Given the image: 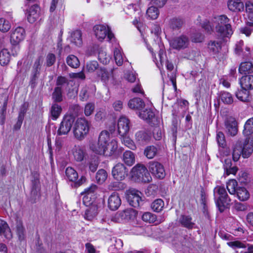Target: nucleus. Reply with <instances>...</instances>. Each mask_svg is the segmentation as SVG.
Here are the masks:
<instances>
[{
  "mask_svg": "<svg viewBox=\"0 0 253 253\" xmlns=\"http://www.w3.org/2000/svg\"><path fill=\"white\" fill-rule=\"evenodd\" d=\"M249 90V89L241 87L240 90H238L236 92V96L241 101L248 102L250 100V91Z\"/></svg>",
  "mask_w": 253,
  "mask_h": 253,
  "instance_id": "2f4dec72",
  "label": "nucleus"
},
{
  "mask_svg": "<svg viewBox=\"0 0 253 253\" xmlns=\"http://www.w3.org/2000/svg\"><path fill=\"white\" fill-rule=\"evenodd\" d=\"M109 140V133L106 130L102 131L99 135L98 141L91 142L89 148L92 151L96 154L105 155L107 144Z\"/></svg>",
  "mask_w": 253,
  "mask_h": 253,
  "instance_id": "20e7f679",
  "label": "nucleus"
},
{
  "mask_svg": "<svg viewBox=\"0 0 253 253\" xmlns=\"http://www.w3.org/2000/svg\"><path fill=\"white\" fill-rule=\"evenodd\" d=\"M150 138V134L144 130L138 131L135 134V140L139 145L146 144L149 141Z\"/></svg>",
  "mask_w": 253,
  "mask_h": 253,
  "instance_id": "412c9836",
  "label": "nucleus"
},
{
  "mask_svg": "<svg viewBox=\"0 0 253 253\" xmlns=\"http://www.w3.org/2000/svg\"><path fill=\"white\" fill-rule=\"evenodd\" d=\"M241 87L246 89H253V75L243 76L240 80Z\"/></svg>",
  "mask_w": 253,
  "mask_h": 253,
  "instance_id": "b1692460",
  "label": "nucleus"
},
{
  "mask_svg": "<svg viewBox=\"0 0 253 253\" xmlns=\"http://www.w3.org/2000/svg\"><path fill=\"white\" fill-rule=\"evenodd\" d=\"M95 106L93 103H88L84 107V113L86 116H89L94 112Z\"/></svg>",
  "mask_w": 253,
  "mask_h": 253,
  "instance_id": "69168bd1",
  "label": "nucleus"
},
{
  "mask_svg": "<svg viewBox=\"0 0 253 253\" xmlns=\"http://www.w3.org/2000/svg\"><path fill=\"white\" fill-rule=\"evenodd\" d=\"M73 154L74 159L78 162L82 161L84 157V152L79 147L74 149Z\"/></svg>",
  "mask_w": 253,
  "mask_h": 253,
  "instance_id": "c03bdc74",
  "label": "nucleus"
},
{
  "mask_svg": "<svg viewBox=\"0 0 253 253\" xmlns=\"http://www.w3.org/2000/svg\"><path fill=\"white\" fill-rule=\"evenodd\" d=\"M11 27L9 22L4 18H0V31L5 33L7 32Z\"/></svg>",
  "mask_w": 253,
  "mask_h": 253,
  "instance_id": "13d9d810",
  "label": "nucleus"
},
{
  "mask_svg": "<svg viewBox=\"0 0 253 253\" xmlns=\"http://www.w3.org/2000/svg\"><path fill=\"white\" fill-rule=\"evenodd\" d=\"M228 133L231 136H235L237 133V122L233 118H229L225 122Z\"/></svg>",
  "mask_w": 253,
  "mask_h": 253,
  "instance_id": "5701e85b",
  "label": "nucleus"
},
{
  "mask_svg": "<svg viewBox=\"0 0 253 253\" xmlns=\"http://www.w3.org/2000/svg\"><path fill=\"white\" fill-rule=\"evenodd\" d=\"M184 24L183 20L179 17H173L169 21V26L170 29L174 31H178Z\"/></svg>",
  "mask_w": 253,
  "mask_h": 253,
  "instance_id": "bb28decb",
  "label": "nucleus"
},
{
  "mask_svg": "<svg viewBox=\"0 0 253 253\" xmlns=\"http://www.w3.org/2000/svg\"><path fill=\"white\" fill-rule=\"evenodd\" d=\"M25 31L21 27H18L12 30L10 32V41L12 45L15 46L12 49V54L16 56L17 54V51H19V46H16L25 37Z\"/></svg>",
  "mask_w": 253,
  "mask_h": 253,
  "instance_id": "0eeeda50",
  "label": "nucleus"
},
{
  "mask_svg": "<svg viewBox=\"0 0 253 253\" xmlns=\"http://www.w3.org/2000/svg\"><path fill=\"white\" fill-rule=\"evenodd\" d=\"M228 7L232 11H241L244 9V3L240 0H229Z\"/></svg>",
  "mask_w": 253,
  "mask_h": 253,
  "instance_id": "393cba45",
  "label": "nucleus"
},
{
  "mask_svg": "<svg viewBox=\"0 0 253 253\" xmlns=\"http://www.w3.org/2000/svg\"><path fill=\"white\" fill-rule=\"evenodd\" d=\"M241 141H238L235 145L234 146L233 152H232V157L233 160L234 162H237L239 160L240 158L241 155H242V150H241Z\"/></svg>",
  "mask_w": 253,
  "mask_h": 253,
  "instance_id": "58836bf2",
  "label": "nucleus"
},
{
  "mask_svg": "<svg viewBox=\"0 0 253 253\" xmlns=\"http://www.w3.org/2000/svg\"><path fill=\"white\" fill-rule=\"evenodd\" d=\"M99 162L97 158L94 157L91 159L88 163L89 169L92 172H94L98 166Z\"/></svg>",
  "mask_w": 253,
  "mask_h": 253,
  "instance_id": "680f3d73",
  "label": "nucleus"
},
{
  "mask_svg": "<svg viewBox=\"0 0 253 253\" xmlns=\"http://www.w3.org/2000/svg\"><path fill=\"white\" fill-rule=\"evenodd\" d=\"M123 160L126 165L132 166L135 162L134 153L130 151H125L123 154Z\"/></svg>",
  "mask_w": 253,
  "mask_h": 253,
  "instance_id": "473e14b6",
  "label": "nucleus"
},
{
  "mask_svg": "<svg viewBox=\"0 0 253 253\" xmlns=\"http://www.w3.org/2000/svg\"><path fill=\"white\" fill-rule=\"evenodd\" d=\"M220 98L223 102L227 104H231L233 102V98L231 93L226 91L220 92Z\"/></svg>",
  "mask_w": 253,
  "mask_h": 253,
  "instance_id": "603ef678",
  "label": "nucleus"
},
{
  "mask_svg": "<svg viewBox=\"0 0 253 253\" xmlns=\"http://www.w3.org/2000/svg\"><path fill=\"white\" fill-rule=\"evenodd\" d=\"M121 205V200L119 194L116 192L113 193L108 200L109 208L113 211L117 210Z\"/></svg>",
  "mask_w": 253,
  "mask_h": 253,
  "instance_id": "aec40b11",
  "label": "nucleus"
},
{
  "mask_svg": "<svg viewBox=\"0 0 253 253\" xmlns=\"http://www.w3.org/2000/svg\"><path fill=\"white\" fill-rule=\"evenodd\" d=\"M164 206V203L162 199H158L155 200L152 204L151 207L156 212L161 211Z\"/></svg>",
  "mask_w": 253,
  "mask_h": 253,
  "instance_id": "09e8293b",
  "label": "nucleus"
},
{
  "mask_svg": "<svg viewBox=\"0 0 253 253\" xmlns=\"http://www.w3.org/2000/svg\"><path fill=\"white\" fill-rule=\"evenodd\" d=\"M239 72L241 74L253 73V65L250 62H245L241 63Z\"/></svg>",
  "mask_w": 253,
  "mask_h": 253,
  "instance_id": "72a5a7b5",
  "label": "nucleus"
},
{
  "mask_svg": "<svg viewBox=\"0 0 253 253\" xmlns=\"http://www.w3.org/2000/svg\"><path fill=\"white\" fill-rule=\"evenodd\" d=\"M229 19L224 15L214 18L213 26H215L216 32L222 37H228L233 34L231 26L229 23Z\"/></svg>",
  "mask_w": 253,
  "mask_h": 253,
  "instance_id": "f03ea898",
  "label": "nucleus"
},
{
  "mask_svg": "<svg viewBox=\"0 0 253 253\" xmlns=\"http://www.w3.org/2000/svg\"><path fill=\"white\" fill-rule=\"evenodd\" d=\"M243 133L246 135H249L253 133V118L248 119L246 122Z\"/></svg>",
  "mask_w": 253,
  "mask_h": 253,
  "instance_id": "37998d69",
  "label": "nucleus"
},
{
  "mask_svg": "<svg viewBox=\"0 0 253 253\" xmlns=\"http://www.w3.org/2000/svg\"><path fill=\"white\" fill-rule=\"evenodd\" d=\"M128 9L130 10V14L134 18V19L133 21V24L136 27L140 32H141L139 26L141 25L140 21L142 17V14L139 6L133 4L129 5Z\"/></svg>",
  "mask_w": 253,
  "mask_h": 253,
  "instance_id": "2eb2a0df",
  "label": "nucleus"
},
{
  "mask_svg": "<svg viewBox=\"0 0 253 253\" xmlns=\"http://www.w3.org/2000/svg\"><path fill=\"white\" fill-rule=\"evenodd\" d=\"M238 183L235 179H231L226 183V188L229 193L231 195L236 194L237 189Z\"/></svg>",
  "mask_w": 253,
  "mask_h": 253,
  "instance_id": "a19ab883",
  "label": "nucleus"
},
{
  "mask_svg": "<svg viewBox=\"0 0 253 253\" xmlns=\"http://www.w3.org/2000/svg\"><path fill=\"white\" fill-rule=\"evenodd\" d=\"M52 98L56 103L63 100L62 90H61L60 87H55L52 94Z\"/></svg>",
  "mask_w": 253,
  "mask_h": 253,
  "instance_id": "8fccbe9b",
  "label": "nucleus"
},
{
  "mask_svg": "<svg viewBox=\"0 0 253 253\" xmlns=\"http://www.w3.org/2000/svg\"><path fill=\"white\" fill-rule=\"evenodd\" d=\"M227 244L228 246L233 249L246 248V246L244 244L239 241L229 242Z\"/></svg>",
  "mask_w": 253,
  "mask_h": 253,
  "instance_id": "338daca9",
  "label": "nucleus"
},
{
  "mask_svg": "<svg viewBox=\"0 0 253 253\" xmlns=\"http://www.w3.org/2000/svg\"><path fill=\"white\" fill-rule=\"evenodd\" d=\"M128 107L134 110H141L145 106L144 101L140 98H133L128 102Z\"/></svg>",
  "mask_w": 253,
  "mask_h": 253,
  "instance_id": "a878e982",
  "label": "nucleus"
},
{
  "mask_svg": "<svg viewBox=\"0 0 253 253\" xmlns=\"http://www.w3.org/2000/svg\"><path fill=\"white\" fill-rule=\"evenodd\" d=\"M16 234L20 242L24 241L25 239V230L21 223L19 222L16 225Z\"/></svg>",
  "mask_w": 253,
  "mask_h": 253,
  "instance_id": "49530a36",
  "label": "nucleus"
},
{
  "mask_svg": "<svg viewBox=\"0 0 253 253\" xmlns=\"http://www.w3.org/2000/svg\"><path fill=\"white\" fill-rule=\"evenodd\" d=\"M93 31L96 38L100 41H102L107 37L108 41H111L114 37L110 28L104 25H96L93 27Z\"/></svg>",
  "mask_w": 253,
  "mask_h": 253,
  "instance_id": "9d476101",
  "label": "nucleus"
},
{
  "mask_svg": "<svg viewBox=\"0 0 253 253\" xmlns=\"http://www.w3.org/2000/svg\"><path fill=\"white\" fill-rule=\"evenodd\" d=\"M147 15L151 19H156L159 15V11L158 8L155 6L149 7L146 12Z\"/></svg>",
  "mask_w": 253,
  "mask_h": 253,
  "instance_id": "3c124183",
  "label": "nucleus"
},
{
  "mask_svg": "<svg viewBox=\"0 0 253 253\" xmlns=\"http://www.w3.org/2000/svg\"><path fill=\"white\" fill-rule=\"evenodd\" d=\"M65 173L67 178L70 181L74 182V186L76 187H79L86 181V178L84 176H82L78 180H77L78 177V174L71 167H68L66 169Z\"/></svg>",
  "mask_w": 253,
  "mask_h": 253,
  "instance_id": "f8f14e48",
  "label": "nucleus"
},
{
  "mask_svg": "<svg viewBox=\"0 0 253 253\" xmlns=\"http://www.w3.org/2000/svg\"><path fill=\"white\" fill-rule=\"evenodd\" d=\"M129 130V121L125 117H121L118 122V132L120 136L126 135Z\"/></svg>",
  "mask_w": 253,
  "mask_h": 253,
  "instance_id": "a211bd4d",
  "label": "nucleus"
},
{
  "mask_svg": "<svg viewBox=\"0 0 253 253\" xmlns=\"http://www.w3.org/2000/svg\"><path fill=\"white\" fill-rule=\"evenodd\" d=\"M221 42L215 41H211L208 44V48L212 54H218L221 50Z\"/></svg>",
  "mask_w": 253,
  "mask_h": 253,
  "instance_id": "f704fd0d",
  "label": "nucleus"
},
{
  "mask_svg": "<svg viewBox=\"0 0 253 253\" xmlns=\"http://www.w3.org/2000/svg\"><path fill=\"white\" fill-rule=\"evenodd\" d=\"M128 169L122 163H118L113 168L112 174L117 180H122L127 175Z\"/></svg>",
  "mask_w": 253,
  "mask_h": 253,
  "instance_id": "4468645a",
  "label": "nucleus"
},
{
  "mask_svg": "<svg viewBox=\"0 0 253 253\" xmlns=\"http://www.w3.org/2000/svg\"><path fill=\"white\" fill-rule=\"evenodd\" d=\"M157 153V149L154 146H147L144 150V154L148 159H153Z\"/></svg>",
  "mask_w": 253,
  "mask_h": 253,
  "instance_id": "79ce46f5",
  "label": "nucleus"
},
{
  "mask_svg": "<svg viewBox=\"0 0 253 253\" xmlns=\"http://www.w3.org/2000/svg\"><path fill=\"white\" fill-rule=\"evenodd\" d=\"M238 199L241 201H245L249 198L250 194L247 190L242 187H238L236 192Z\"/></svg>",
  "mask_w": 253,
  "mask_h": 253,
  "instance_id": "e433bc0d",
  "label": "nucleus"
},
{
  "mask_svg": "<svg viewBox=\"0 0 253 253\" xmlns=\"http://www.w3.org/2000/svg\"><path fill=\"white\" fill-rule=\"evenodd\" d=\"M70 81L65 77L58 76L57 77L56 84V87H60L61 90H68L69 88Z\"/></svg>",
  "mask_w": 253,
  "mask_h": 253,
  "instance_id": "c756f323",
  "label": "nucleus"
},
{
  "mask_svg": "<svg viewBox=\"0 0 253 253\" xmlns=\"http://www.w3.org/2000/svg\"><path fill=\"white\" fill-rule=\"evenodd\" d=\"M121 137L122 138V142L125 145L131 149H133L135 147L133 141L129 137H126V135Z\"/></svg>",
  "mask_w": 253,
  "mask_h": 253,
  "instance_id": "774afa93",
  "label": "nucleus"
},
{
  "mask_svg": "<svg viewBox=\"0 0 253 253\" xmlns=\"http://www.w3.org/2000/svg\"><path fill=\"white\" fill-rule=\"evenodd\" d=\"M149 169L151 173L159 179H163L166 176L164 167L159 162L155 161L149 162Z\"/></svg>",
  "mask_w": 253,
  "mask_h": 253,
  "instance_id": "9b49d317",
  "label": "nucleus"
},
{
  "mask_svg": "<svg viewBox=\"0 0 253 253\" xmlns=\"http://www.w3.org/2000/svg\"><path fill=\"white\" fill-rule=\"evenodd\" d=\"M10 59V54L7 49H3L0 51V64L2 66L7 65Z\"/></svg>",
  "mask_w": 253,
  "mask_h": 253,
  "instance_id": "c9c22d12",
  "label": "nucleus"
},
{
  "mask_svg": "<svg viewBox=\"0 0 253 253\" xmlns=\"http://www.w3.org/2000/svg\"><path fill=\"white\" fill-rule=\"evenodd\" d=\"M142 219L145 222L153 223L156 221V216L151 212H146L142 215Z\"/></svg>",
  "mask_w": 253,
  "mask_h": 253,
  "instance_id": "052dcab7",
  "label": "nucleus"
},
{
  "mask_svg": "<svg viewBox=\"0 0 253 253\" xmlns=\"http://www.w3.org/2000/svg\"><path fill=\"white\" fill-rule=\"evenodd\" d=\"M3 234L5 238L10 239L12 234L7 223L4 220L0 219V235Z\"/></svg>",
  "mask_w": 253,
  "mask_h": 253,
  "instance_id": "7c9ffc66",
  "label": "nucleus"
},
{
  "mask_svg": "<svg viewBox=\"0 0 253 253\" xmlns=\"http://www.w3.org/2000/svg\"><path fill=\"white\" fill-rule=\"evenodd\" d=\"M118 148V144L116 140L113 139L109 143L108 142L107 144V149L106 151H108L109 153H106L105 155H111L113 154Z\"/></svg>",
  "mask_w": 253,
  "mask_h": 253,
  "instance_id": "5fc2aeb1",
  "label": "nucleus"
},
{
  "mask_svg": "<svg viewBox=\"0 0 253 253\" xmlns=\"http://www.w3.org/2000/svg\"><path fill=\"white\" fill-rule=\"evenodd\" d=\"M40 174L36 171L32 172L31 200L32 203H36L40 196L41 184Z\"/></svg>",
  "mask_w": 253,
  "mask_h": 253,
  "instance_id": "1a4fd4ad",
  "label": "nucleus"
},
{
  "mask_svg": "<svg viewBox=\"0 0 253 253\" xmlns=\"http://www.w3.org/2000/svg\"><path fill=\"white\" fill-rule=\"evenodd\" d=\"M113 73L112 69L108 70L104 68H100L97 71V76L100 78L101 80L104 83H106Z\"/></svg>",
  "mask_w": 253,
  "mask_h": 253,
  "instance_id": "cd10ccee",
  "label": "nucleus"
},
{
  "mask_svg": "<svg viewBox=\"0 0 253 253\" xmlns=\"http://www.w3.org/2000/svg\"><path fill=\"white\" fill-rule=\"evenodd\" d=\"M131 176L136 182L148 183L152 180V177L147 169L143 164H138L131 169Z\"/></svg>",
  "mask_w": 253,
  "mask_h": 253,
  "instance_id": "423d86ee",
  "label": "nucleus"
},
{
  "mask_svg": "<svg viewBox=\"0 0 253 253\" xmlns=\"http://www.w3.org/2000/svg\"><path fill=\"white\" fill-rule=\"evenodd\" d=\"M107 177V173L103 169H99L96 174V180L99 183H102Z\"/></svg>",
  "mask_w": 253,
  "mask_h": 253,
  "instance_id": "6e6d98bb",
  "label": "nucleus"
},
{
  "mask_svg": "<svg viewBox=\"0 0 253 253\" xmlns=\"http://www.w3.org/2000/svg\"><path fill=\"white\" fill-rule=\"evenodd\" d=\"M97 210L95 207H91L86 210L84 217L88 220H91L97 215Z\"/></svg>",
  "mask_w": 253,
  "mask_h": 253,
  "instance_id": "864d4df0",
  "label": "nucleus"
},
{
  "mask_svg": "<svg viewBox=\"0 0 253 253\" xmlns=\"http://www.w3.org/2000/svg\"><path fill=\"white\" fill-rule=\"evenodd\" d=\"M129 212L128 211H124L120 212H118L115 214L114 216L112 217V221L115 222H121L124 218H125V216Z\"/></svg>",
  "mask_w": 253,
  "mask_h": 253,
  "instance_id": "4d7b16f0",
  "label": "nucleus"
},
{
  "mask_svg": "<svg viewBox=\"0 0 253 253\" xmlns=\"http://www.w3.org/2000/svg\"><path fill=\"white\" fill-rule=\"evenodd\" d=\"M215 203L220 212L228 208L231 200L228 196L225 188L223 186H217L214 189Z\"/></svg>",
  "mask_w": 253,
  "mask_h": 253,
  "instance_id": "7ed1b4c3",
  "label": "nucleus"
},
{
  "mask_svg": "<svg viewBox=\"0 0 253 253\" xmlns=\"http://www.w3.org/2000/svg\"><path fill=\"white\" fill-rule=\"evenodd\" d=\"M155 116L154 112L150 109L139 112V116L146 121L151 120Z\"/></svg>",
  "mask_w": 253,
  "mask_h": 253,
  "instance_id": "a18cd8bd",
  "label": "nucleus"
},
{
  "mask_svg": "<svg viewBox=\"0 0 253 253\" xmlns=\"http://www.w3.org/2000/svg\"><path fill=\"white\" fill-rule=\"evenodd\" d=\"M149 51L151 52L153 60L159 68L163 67L164 62H166V67L168 70L172 71L174 66L172 63L169 62L167 59L166 51L164 49V46L162 43L153 44V47H148Z\"/></svg>",
  "mask_w": 253,
  "mask_h": 253,
  "instance_id": "f257e3e1",
  "label": "nucleus"
},
{
  "mask_svg": "<svg viewBox=\"0 0 253 253\" xmlns=\"http://www.w3.org/2000/svg\"><path fill=\"white\" fill-rule=\"evenodd\" d=\"M242 155L244 158L250 157L253 152V140L250 137H247L243 141H241Z\"/></svg>",
  "mask_w": 253,
  "mask_h": 253,
  "instance_id": "dca6fc26",
  "label": "nucleus"
},
{
  "mask_svg": "<svg viewBox=\"0 0 253 253\" xmlns=\"http://www.w3.org/2000/svg\"><path fill=\"white\" fill-rule=\"evenodd\" d=\"M40 11V7L38 4H35L31 6L26 12L28 21L31 23H34L39 18Z\"/></svg>",
  "mask_w": 253,
  "mask_h": 253,
  "instance_id": "f3484780",
  "label": "nucleus"
},
{
  "mask_svg": "<svg viewBox=\"0 0 253 253\" xmlns=\"http://www.w3.org/2000/svg\"><path fill=\"white\" fill-rule=\"evenodd\" d=\"M66 63L68 66L73 68H77L79 67L80 62L78 58L74 55H69L66 58Z\"/></svg>",
  "mask_w": 253,
  "mask_h": 253,
  "instance_id": "4c0bfd02",
  "label": "nucleus"
},
{
  "mask_svg": "<svg viewBox=\"0 0 253 253\" xmlns=\"http://www.w3.org/2000/svg\"><path fill=\"white\" fill-rule=\"evenodd\" d=\"M75 120L76 118L73 115H65L60 124L57 134L59 135L68 134L74 125Z\"/></svg>",
  "mask_w": 253,
  "mask_h": 253,
  "instance_id": "6e6552de",
  "label": "nucleus"
},
{
  "mask_svg": "<svg viewBox=\"0 0 253 253\" xmlns=\"http://www.w3.org/2000/svg\"><path fill=\"white\" fill-rule=\"evenodd\" d=\"M189 43V38L185 35H181L175 38L171 42L173 48L176 49L185 48L188 46Z\"/></svg>",
  "mask_w": 253,
  "mask_h": 253,
  "instance_id": "6ab92c4d",
  "label": "nucleus"
},
{
  "mask_svg": "<svg viewBox=\"0 0 253 253\" xmlns=\"http://www.w3.org/2000/svg\"><path fill=\"white\" fill-rule=\"evenodd\" d=\"M179 222L183 226L188 228H192L194 225L192 218L189 216L182 215L179 218Z\"/></svg>",
  "mask_w": 253,
  "mask_h": 253,
  "instance_id": "de8ad7c7",
  "label": "nucleus"
},
{
  "mask_svg": "<svg viewBox=\"0 0 253 253\" xmlns=\"http://www.w3.org/2000/svg\"><path fill=\"white\" fill-rule=\"evenodd\" d=\"M216 140L219 146L224 148L226 146L225 136L223 132L219 131L216 134Z\"/></svg>",
  "mask_w": 253,
  "mask_h": 253,
  "instance_id": "e2e57ef3",
  "label": "nucleus"
},
{
  "mask_svg": "<svg viewBox=\"0 0 253 253\" xmlns=\"http://www.w3.org/2000/svg\"><path fill=\"white\" fill-rule=\"evenodd\" d=\"M114 54L116 64L118 66L122 65L123 62V59L120 50L118 49H116L114 50Z\"/></svg>",
  "mask_w": 253,
  "mask_h": 253,
  "instance_id": "0e129e2a",
  "label": "nucleus"
},
{
  "mask_svg": "<svg viewBox=\"0 0 253 253\" xmlns=\"http://www.w3.org/2000/svg\"><path fill=\"white\" fill-rule=\"evenodd\" d=\"M62 108L60 105L56 103L52 104L50 109V117L53 120H57L60 116Z\"/></svg>",
  "mask_w": 253,
  "mask_h": 253,
  "instance_id": "c85d7f7f",
  "label": "nucleus"
},
{
  "mask_svg": "<svg viewBox=\"0 0 253 253\" xmlns=\"http://www.w3.org/2000/svg\"><path fill=\"white\" fill-rule=\"evenodd\" d=\"M142 194L139 191H131L127 194V200L129 205L135 208H138L144 204L142 199Z\"/></svg>",
  "mask_w": 253,
  "mask_h": 253,
  "instance_id": "ddd939ff",
  "label": "nucleus"
},
{
  "mask_svg": "<svg viewBox=\"0 0 253 253\" xmlns=\"http://www.w3.org/2000/svg\"><path fill=\"white\" fill-rule=\"evenodd\" d=\"M71 42L77 46H80L82 44V33L80 31L76 30L73 32Z\"/></svg>",
  "mask_w": 253,
  "mask_h": 253,
  "instance_id": "ea45409f",
  "label": "nucleus"
},
{
  "mask_svg": "<svg viewBox=\"0 0 253 253\" xmlns=\"http://www.w3.org/2000/svg\"><path fill=\"white\" fill-rule=\"evenodd\" d=\"M43 62V60L41 57H39L36 60L33 65V70L32 72V77L31 82L34 84L38 78L40 73L41 68Z\"/></svg>",
  "mask_w": 253,
  "mask_h": 253,
  "instance_id": "4be33fe9",
  "label": "nucleus"
},
{
  "mask_svg": "<svg viewBox=\"0 0 253 253\" xmlns=\"http://www.w3.org/2000/svg\"><path fill=\"white\" fill-rule=\"evenodd\" d=\"M90 124L84 118H80L75 121L73 132L74 137L79 140L84 138L89 132Z\"/></svg>",
  "mask_w": 253,
  "mask_h": 253,
  "instance_id": "39448f33",
  "label": "nucleus"
},
{
  "mask_svg": "<svg viewBox=\"0 0 253 253\" xmlns=\"http://www.w3.org/2000/svg\"><path fill=\"white\" fill-rule=\"evenodd\" d=\"M98 67V64L96 61H90L86 64V70L88 72H94Z\"/></svg>",
  "mask_w": 253,
  "mask_h": 253,
  "instance_id": "bf43d9fd",
  "label": "nucleus"
}]
</instances>
